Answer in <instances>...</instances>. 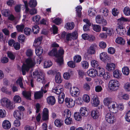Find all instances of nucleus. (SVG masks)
I'll list each match as a JSON object with an SVG mask.
<instances>
[{"label":"nucleus","mask_w":130,"mask_h":130,"mask_svg":"<svg viewBox=\"0 0 130 130\" xmlns=\"http://www.w3.org/2000/svg\"><path fill=\"white\" fill-rule=\"evenodd\" d=\"M117 33L120 35H124L126 33V30L122 25L118 26L116 29Z\"/></svg>","instance_id":"obj_14"},{"label":"nucleus","mask_w":130,"mask_h":130,"mask_svg":"<svg viewBox=\"0 0 130 130\" xmlns=\"http://www.w3.org/2000/svg\"><path fill=\"white\" fill-rule=\"evenodd\" d=\"M47 102L50 105H53L55 103L56 100L55 97L53 96H50L47 99Z\"/></svg>","instance_id":"obj_20"},{"label":"nucleus","mask_w":130,"mask_h":130,"mask_svg":"<svg viewBox=\"0 0 130 130\" xmlns=\"http://www.w3.org/2000/svg\"><path fill=\"white\" fill-rule=\"evenodd\" d=\"M79 112H75L74 114V117L75 120L79 121L82 119V116Z\"/></svg>","instance_id":"obj_41"},{"label":"nucleus","mask_w":130,"mask_h":130,"mask_svg":"<svg viewBox=\"0 0 130 130\" xmlns=\"http://www.w3.org/2000/svg\"><path fill=\"white\" fill-rule=\"evenodd\" d=\"M108 57V56L107 54L105 52L102 53L100 54V59L103 61H105Z\"/></svg>","instance_id":"obj_32"},{"label":"nucleus","mask_w":130,"mask_h":130,"mask_svg":"<svg viewBox=\"0 0 130 130\" xmlns=\"http://www.w3.org/2000/svg\"><path fill=\"white\" fill-rule=\"evenodd\" d=\"M124 88L126 91H130V83H126L124 85Z\"/></svg>","instance_id":"obj_58"},{"label":"nucleus","mask_w":130,"mask_h":130,"mask_svg":"<svg viewBox=\"0 0 130 130\" xmlns=\"http://www.w3.org/2000/svg\"><path fill=\"white\" fill-rule=\"evenodd\" d=\"M62 22L61 19L59 18L55 19L53 21V23H55L57 25H59Z\"/></svg>","instance_id":"obj_62"},{"label":"nucleus","mask_w":130,"mask_h":130,"mask_svg":"<svg viewBox=\"0 0 130 130\" xmlns=\"http://www.w3.org/2000/svg\"><path fill=\"white\" fill-rule=\"evenodd\" d=\"M84 128L85 130H93V126L89 124L86 125Z\"/></svg>","instance_id":"obj_61"},{"label":"nucleus","mask_w":130,"mask_h":130,"mask_svg":"<svg viewBox=\"0 0 130 130\" xmlns=\"http://www.w3.org/2000/svg\"><path fill=\"white\" fill-rule=\"evenodd\" d=\"M23 95L27 99L29 100L30 99V97L31 96V93L29 91L26 92L25 91H23L22 92Z\"/></svg>","instance_id":"obj_38"},{"label":"nucleus","mask_w":130,"mask_h":130,"mask_svg":"<svg viewBox=\"0 0 130 130\" xmlns=\"http://www.w3.org/2000/svg\"><path fill=\"white\" fill-rule=\"evenodd\" d=\"M122 71L123 74L126 75H128L129 73V68L127 67H124L122 68Z\"/></svg>","instance_id":"obj_40"},{"label":"nucleus","mask_w":130,"mask_h":130,"mask_svg":"<svg viewBox=\"0 0 130 130\" xmlns=\"http://www.w3.org/2000/svg\"><path fill=\"white\" fill-rule=\"evenodd\" d=\"M70 91V94L72 96L77 97L79 94V89L76 87H73L71 88Z\"/></svg>","instance_id":"obj_7"},{"label":"nucleus","mask_w":130,"mask_h":130,"mask_svg":"<svg viewBox=\"0 0 130 130\" xmlns=\"http://www.w3.org/2000/svg\"><path fill=\"white\" fill-rule=\"evenodd\" d=\"M65 95L64 93H61L60 94L58 97V103L60 104H62L64 102Z\"/></svg>","instance_id":"obj_29"},{"label":"nucleus","mask_w":130,"mask_h":130,"mask_svg":"<svg viewBox=\"0 0 130 130\" xmlns=\"http://www.w3.org/2000/svg\"><path fill=\"white\" fill-rule=\"evenodd\" d=\"M116 67L115 64L113 63H108L106 66V69L109 71H113Z\"/></svg>","instance_id":"obj_19"},{"label":"nucleus","mask_w":130,"mask_h":130,"mask_svg":"<svg viewBox=\"0 0 130 130\" xmlns=\"http://www.w3.org/2000/svg\"><path fill=\"white\" fill-rule=\"evenodd\" d=\"M63 91L62 88L60 87L59 85L57 86L56 87L52 89L53 92L57 94H61V93H63L62 92Z\"/></svg>","instance_id":"obj_17"},{"label":"nucleus","mask_w":130,"mask_h":130,"mask_svg":"<svg viewBox=\"0 0 130 130\" xmlns=\"http://www.w3.org/2000/svg\"><path fill=\"white\" fill-rule=\"evenodd\" d=\"M83 21L85 22L88 25H85L83 26V30L84 31H88L89 29V26L91 25V24L90 21L88 19H86L83 20Z\"/></svg>","instance_id":"obj_22"},{"label":"nucleus","mask_w":130,"mask_h":130,"mask_svg":"<svg viewBox=\"0 0 130 130\" xmlns=\"http://www.w3.org/2000/svg\"><path fill=\"white\" fill-rule=\"evenodd\" d=\"M79 112L81 115L83 116H87L88 114L87 108L86 107H81L80 109Z\"/></svg>","instance_id":"obj_18"},{"label":"nucleus","mask_w":130,"mask_h":130,"mask_svg":"<svg viewBox=\"0 0 130 130\" xmlns=\"http://www.w3.org/2000/svg\"><path fill=\"white\" fill-rule=\"evenodd\" d=\"M117 104L114 102H112L108 106L109 110L113 113H116L118 111Z\"/></svg>","instance_id":"obj_8"},{"label":"nucleus","mask_w":130,"mask_h":130,"mask_svg":"<svg viewBox=\"0 0 130 130\" xmlns=\"http://www.w3.org/2000/svg\"><path fill=\"white\" fill-rule=\"evenodd\" d=\"M49 111L46 108H44L42 111V119L43 121H47L49 119Z\"/></svg>","instance_id":"obj_13"},{"label":"nucleus","mask_w":130,"mask_h":130,"mask_svg":"<svg viewBox=\"0 0 130 130\" xmlns=\"http://www.w3.org/2000/svg\"><path fill=\"white\" fill-rule=\"evenodd\" d=\"M2 13L4 16L7 17L9 14L10 11L8 10L4 9L2 10Z\"/></svg>","instance_id":"obj_56"},{"label":"nucleus","mask_w":130,"mask_h":130,"mask_svg":"<svg viewBox=\"0 0 130 130\" xmlns=\"http://www.w3.org/2000/svg\"><path fill=\"white\" fill-rule=\"evenodd\" d=\"M125 118L126 121L130 122V110L126 112L125 116Z\"/></svg>","instance_id":"obj_54"},{"label":"nucleus","mask_w":130,"mask_h":130,"mask_svg":"<svg viewBox=\"0 0 130 130\" xmlns=\"http://www.w3.org/2000/svg\"><path fill=\"white\" fill-rule=\"evenodd\" d=\"M112 102L111 99L108 98H105L103 100V103L104 105L107 106Z\"/></svg>","instance_id":"obj_35"},{"label":"nucleus","mask_w":130,"mask_h":130,"mask_svg":"<svg viewBox=\"0 0 130 130\" xmlns=\"http://www.w3.org/2000/svg\"><path fill=\"white\" fill-rule=\"evenodd\" d=\"M93 96L91 100L92 105L94 107L97 106L99 104L100 102L97 96L93 95Z\"/></svg>","instance_id":"obj_16"},{"label":"nucleus","mask_w":130,"mask_h":130,"mask_svg":"<svg viewBox=\"0 0 130 130\" xmlns=\"http://www.w3.org/2000/svg\"><path fill=\"white\" fill-rule=\"evenodd\" d=\"M81 64L82 68L84 69H87L88 68L89 66V63L86 61H82L81 62Z\"/></svg>","instance_id":"obj_37"},{"label":"nucleus","mask_w":130,"mask_h":130,"mask_svg":"<svg viewBox=\"0 0 130 130\" xmlns=\"http://www.w3.org/2000/svg\"><path fill=\"white\" fill-rule=\"evenodd\" d=\"M55 126L58 127H60L63 124V121L62 120L58 119H56L54 121Z\"/></svg>","instance_id":"obj_23"},{"label":"nucleus","mask_w":130,"mask_h":130,"mask_svg":"<svg viewBox=\"0 0 130 130\" xmlns=\"http://www.w3.org/2000/svg\"><path fill=\"white\" fill-rule=\"evenodd\" d=\"M55 81L56 83H61L62 81V79L61 77V75L60 73H57L55 76Z\"/></svg>","instance_id":"obj_30"},{"label":"nucleus","mask_w":130,"mask_h":130,"mask_svg":"<svg viewBox=\"0 0 130 130\" xmlns=\"http://www.w3.org/2000/svg\"><path fill=\"white\" fill-rule=\"evenodd\" d=\"M103 78L106 80L109 79L110 78V74L108 72H105L102 76Z\"/></svg>","instance_id":"obj_55"},{"label":"nucleus","mask_w":130,"mask_h":130,"mask_svg":"<svg viewBox=\"0 0 130 130\" xmlns=\"http://www.w3.org/2000/svg\"><path fill=\"white\" fill-rule=\"evenodd\" d=\"M71 75L68 72L64 73L63 74V77L65 79H69Z\"/></svg>","instance_id":"obj_63"},{"label":"nucleus","mask_w":130,"mask_h":130,"mask_svg":"<svg viewBox=\"0 0 130 130\" xmlns=\"http://www.w3.org/2000/svg\"><path fill=\"white\" fill-rule=\"evenodd\" d=\"M119 22H129L130 21V18H125L122 17L118 19Z\"/></svg>","instance_id":"obj_52"},{"label":"nucleus","mask_w":130,"mask_h":130,"mask_svg":"<svg viewBox=\"0 0 130 130\" xmlns=\"http://www.w3.org/2000/svg\"><path fill=\"white\" fill-rule=\"evenodd\" d=\"M64 52L62 48H60L58 52L56 48H54L48 53V54L50 56H54L56 57V61L58 65L60 66L63 63L62 55Z\"/></svg>","instance_id":"obj_2"},{"label":"nucleus","mask_w":130,"mask_h":130,"mask_svg":"<svg viewBox=\"0 0 130 130\" xmlns=\"http://www.w3.org/2000/svg\"><path fill=\"white\" fill-rule=\"evenodd\" d=\"M103 18L100 15H97L95 18L96 21V22L99 24L100 23L102 20L103 19Z\"/></svg>","instance_id":"obj_60"},{"label":"nucleus","mask_w":130,"mask_h":130,"mask_svg":"<svg viewBox=\"0 0 130 130\" xmlns=\"http://www.w3.org/2000/svg\"><path fill=\"white\" fill-rule=\"evenodd\" d=\"M25 39V37L23 35H20L18 37V40L19 42H24Z\"/></svg>","instance_id":"obj_64"},{"label":"nucleus","mask_w":130,"mask_h":130,"mask_svg":"<svg viewBox=\"0 0 130 130\" xmlns=\"http://www.w3.org/2000/svg\"><path fill=\"white\" fill-rule=\"evenodd\" d=\"M97 69L98 71V75L100 77H102L105 73L104 70L100 67H98Z\"/></svg>","instance_id":"obj_31"},{"label":"nucleus","mask_w":130,"mask_h":130,"mask_svg":"<svg viewBox=\"0 0 130 130\" xmlns=\"http://www.w3.org/2000/svg\"><path fill=\"white\" fill-rule=\"evenodd\" d=\"M24 3L25 4V12L26 13H28V12L31 15H33L37 13V10L33 8L32 9L30 10H29V8L28 7V5L27 1H24Z\"/></svg>","instance_id":"obj_11"},{"label":"nucleus","mask_w":130,"mask_h":130,"mask_svg":"<svg viewBox=\"0 0 130 130\" xmlns=\"http://www.w3.org/2000/svg\"><path fill=\"white\" fill-rule=\"evenodd\" d=\"M14 101L15 103H19L21 102V100L20 97L18 95H15L13 98Z\"/></svg>","instance_id":"obj_57"},{"label":"nucleus","mask_w":130,"mask_h":130,"mask_svg":"<svg viewBox=\"0 0 130 130\" xmlns=\"http://www.w3.org/2000/svg\"><path fill=\"white\" fill-rule=\"evenodd\" d=\"M42 37H39L35 39L33 44V45L35 46V53L37 56H38V59L36 62L37 63L40 64L42 59L41 56L40 57L43 51L42 48L39 46L42 39Z\"/></svg>","instance_id":"obj_1"},{"label":"nucleus","mask_w":130,"mask_h":130,"mask_svg":"<svg viewBox=\"0 0 130 130\" xmlns=\"http://www.w3.org/2000/svg\"><path fill=\"white\" fill-rule=\"evenodd\" d=\"M2 125L3 128L6 129L10 128L11 126L10 122L7 120H5L4 121Z\"/></svg>","instance_id":"obj_24"},{"label":"nucleus","mask_w":130,"mask_h":130,"mask_svg":"<svg viewBox=\"0 0 130 130\" xmlns=\"http://www.w3.org/2000/svg\"><path fill=\"white\" fill-rule=\"evenodd\" d=\"M37 4V2L35 0H30L28 3L30 7H35Z\"/></svg>","instance_id":"obj_42"},{"label":"nucleus","mask_w":130,"mask_h":130,"mask_svg":"<svg viewBox=\"0 0 130 130\" xmlns=\"http://www.w3.org/2000/svg\"><path fill=\"white\" fill-rule=\"evenodd\" d=\"M100 12L102 13L104 16H107L108 15V11L107 9L103 8L100 9Z\"/></svg>","instance_id":"obj_47"},{"label":"nucleus","mask_w":130,"mask_h":130,"mask_svg":"<svg viewBox=\"0 0 130 130\" xmlns=\"http://www.w3.org/2000/svg\"><path fill=\"white\" fill-rule=\"evenodd\" d=\"M91 64L92 67L93 68H96L97 69L99 65V62L97 61L92 60L91 61Z\"/></svg>","instance_id":"obj_43"},{"label":"nucleus","mask_w":130,"mask_h":130,"mask_svg":"<svg viewBox=\"0 0 130 130\" xmlns=\"http://www.w3.org/2000/svg\"><path fill=\"white\" fill-rule=\"evenodd\" d=\"M36 64V62L33 58H28L26 59L25 63L22 67V72L23 75H25L26 71H28L29 69L33 67Z\"/></svg>","instance_id":"obj_3"},{"label":"nucleus","mask_w":130,"mask_h":130,"mask_svg":"<svg viewBox=\"0 0 130 130\" xmlns=\"http://www.w3.org/2000/svg\"><path fill=\"white\" fill-rule=\"evenodd\" d=\"M31 32V29L29 28H25L24 29V34L27 35H29Z\"/></svg>","instance_id":"obj_59"},{"label":"nucleus","mask_w":130,"mask_h":130,"mask_svg":"<svg viewBox=\"0 0 130 130\" xmlns=\"http://www.w3.org/2000/svg\"><path fill=\"white\" fill-rule=\"evenodd\" d=\"M98 72L95 69H91L87 71V74L90 77H95L98 75Z\"/></svg>","instance_id":"obj_15"},{"label":"nucleus","mask_w":130,"mask_h":130,"mask_svg":"<svg viewBox=\"0 0 130 130\" xmlns=\"http://www.w3.org/2000/svg\"><path fill=\"white\" fill-rule=\"evenodd\" d=\"M122 73L121 71L118 69H116L113 72V75L114 77L119 78L121 77Z\"/></svg>","instance_id":"obj_21"},{"label":"nucleus","mask_w":130,"mask_h":130,"mask_svg":"<svg viewBox=\"0 0 130 130\" xmlns=\"http://www.w3.org/2000/svg\"><path fill=\"white\" fill-rule=\"evenodd\" d=\"M14 116L16 119H20L22 116V112L18 110L15 111L14 113Z\"/></svg>","instance_id":"obj_27"},{"label":"nucleus","mask_w":130,"mask_h":130,"mask_svg":"<svg viewBox=\"0 0 130 130\" xmlns=\"http://www.w3.org/2000/svg\"><path fill=\"white\" fill-rule=\"evenodd\" d=\"M23 78L22 77L19 78L16 81V83L17 85H19L20 87L21 88H24L23 86L22 80Z\"/></svg>","instance_id":"obj_34"},{"label":"nucleus","mask_w":130,"mask_h":130,"mask_svg":"<svg viewBox=\"0 0 130 130\" xmlns=\"http://www.w3.org/2000/svg\"><path fill=\"white\" fill-rule=\"evenodd\" d=\"M34 77L36 78L37 76V80L38 82H44V74L43 72L40 70H36L33 73Z\"/></svg>","instance_id":"obj_5"},{"label":"nucleus","mask_w":130,"mask_h":130,"mask_svg":"<svg viewBox=\"0 0 130 130\" xmlns=\"http://www.w3.org/2000/svg\"><path fill=\"white\" fill-rule=\"evenodd\" d=\"M115 41L117 43L121 45H124L125 43V40L123 38L120 37L117 38L116 40Z\"/></svg>","instance_id":"obj_26"},{"label":"nucleus","mask_w":130,"mask_h":130,"mask_svg":"<svg viewBox=\"0 0 130 130\" xmlns=\"http://www.w3.org/2000/svg\"><path fill=\"white\" fill-rule=\"evenodd\" d=\"M43 92L41 90L40 91L37 92L34 94V96L35 99H38L43 96Z\"/></svg>","instance_id":"obj_28"},{"label":"nucleus","mask_w":130,"mask_h":130,"mask_svg":"<svg viewBox=\"0 0 130 130\" xmlns=\"http://www.w3.org/2000/svg\"><path fill=\"white\" fill-rule=\"evenodd\" d=\"M106 121L110 124H113L116 121V119L113 114L111 112L107 113L105 116Z\"/></svg>","instance_id":"obj_6"},{"label":"nucleus","mask_w":130,"mask_h":130,"mask_svg":"<svg viewBox=\"0 0 130 130\" xmlns=\"http://www.w3.org/2000/svg\"><path fill=\"white\" fill-rule=\"evenodd\" d=\"M100 113L98 111L96 110H93L91 112V115L94 119H96L100 116Z\"/></svg>","instance_id":"obj_25"},{"label":"nucleus","mask_w":130,"mask_h":130,"mask_svg":"<svg viewBox=\"0 0 130 130\" xmlns=\"http://www.w3.org/2000/svg\"><path fill=\"white\" fill-rule=\"evenodd\" d=\"M16 27L18 31L22 32L25 27V25L23 24L18 25L16 26Z\"/></svg>","instance_id":"obj_36"},{"label":"nucleus","mask_w":130,"mask_h":130,"mask_svg":"<svg viewBox=\"0 0 130 130\" xmlns=\"http://www.w3.org/2000/svg\"><path fill=\"white\" fill-rule=\"evenodd\" d=\"M95 10L93 8H90L88 11V15L91 17L95 15Z\"/></svg>","instance_id":"obj_44"},{"label":"nucleus","mask_w":130,"mask_h":130,"mask_svg":"<svg viewBox=\"0 0 130 130\" xmlns=\"http://www.w3.org/2000/svg\"><path fill=\"white\" fill-rule=\"evenodd\" d=\"M64 101L66 106L68 108L73 107L75 104V101L70 98H66L64 100Z\"/></svg>","instance_id":"obj_10"},{"label":"nucleus","mask_w":130,"mask_h":130,"mask_svg":"<svg viewBox=\"0 0 130 130\" xmlns=\"http://www.w3.org/2000/svg\"><path fill=\"white\" fill-rule=\"evenodd\" d=\"M52 64V62L50 61H45L44 63V67L46 68L51 66Z\"/></svg>","instance_id":"obj_53"},{"label":"nucleus","mask_w":130,"mask_h":130,"mask_svg":"<svg viewBox=\"0 0 130 130\" xmlns=\"http://www.w3.org/2000/svg\"><path fill=\"white\" fill-rule=\"evenodd\" d=\"M83 99L85 102L88 103L90 101V98L88 94H85L83 96Z\"/></svg>","instance_id":"obj_50"},{"label":"nucleus","mask_w":130,"mask_h":130,"mask_svg":"<svg viewBox=\"0 0 130 130\" xmlns=\"http://www.w3.org/2000/svg\"><path fill=\"white\" fill-rule=\"evenodd\" d=\"M97 46L96 44H92L88 48L87 50V53L90 54H93L95 53V50L97 48Z\"/></svg>","instance_id":"obj_12"},{"label":"nucleus","mask_w":130,"mask_h":130,"mask_svg":"<svg viewBox=\"0 0 130 130\" xmlns=\"http://www.w3.org/2000/svg\"><path fill=\"white\" fill-rule=\"evenodd\" d=\"M74 24L73 23H67L65 25V27L67 29L71 30L74 27Z\"/></svg>","instance_id":"obj_39"},{"label":"nucleus","mask_w":130,"mask_h":130,"mask_svg":"<svg viewBox=\"0 0 130 130\" xmlns=\"http://www.w3.org/2000/svg\"><path fill=\"white\" fill-rule=\"evenodd\" d=\"M93 30L97 32H100L101 30V26L98 25H94L93 26Z\"/></svg>","instance_id":"obj_51"},{"label":"nucleus","mask_w":130,"mask_h":130,"mask_svg":"<svg viewBox=\"0 0 130 130\" xmlns=\"http://www.w3.org/2000/svg\"><path fill=\"white\" fill-rule=\"evenodd\" d=\"M82 59L81 56L79 55H76L74 57V61L76 62H80Z\"/></svg>","instance_id":"obj_48"},{"label":"nucleus","mask_w":130,"mask_h":130,"mask_svg":"<svg viewBox=\"0 0 130 130\" xmlns=\"http://www.w3.org/2000/svg\"><path fill=\"white\" fill-rule=\"evenodd\" d=\"M123 12L124 14L126 16H129L130 15V9L128 7H125L124 10Z\"/></svg>","instance_id":"obj_49"},{"label":"nucleus","mask_w":130,"mask_h":130,"mask_svg":"<svg viewBox=\"0 0 130 130\" xmlns=\"http://www.w3.org/2000/svg\"><path fill=\"white\" fill-rule=\"evenodd\" d=\"M120 85L118 81L116 79H111L109 81L108 83V87L109 89L113 91L117 90Z\"/></svg>","instance_id":"obj_4"},{"label":"nucleus","mask_w":130,"mask_h":130,"mask_svg":"<svg viewBox=\"0 0 130 130\" xmlns=\"http://www.w3.org/2000/svg\"><path fill=\"white\" fill-rule=\"evenodd\" d=\"M1 102L3 106H6L10 108H12V104H11L10 101L6 98H3L1 100Z\"/></svg>","instance_id":"obj_9"},{"label":"nucleus","mask_w":130,"mask_h":130,"mask_svg":"<svg viewBox=\"0 0 130 130\" xmlns=\"http://www.w3.org/2000/svg\"><path fill=\"white\" fill-rule=\"evenodd\" d=\"M71 114V111L68 109H66L64 111V112L62 113V115L64 117L66 116L67 118L70 117Z\"/></svg>","instance_id":"obj_33"},{"label":"nucleus","mask_w":130,"mask_h":130,"mask_svg":"<svg viewBox=\"0 0 130 130\" xmlns=\"http://www.w3.org/2000/svg\"><path fill=\"white\" fill-rule=\"evenodd\" d=\"M39 29V28L37 25L34 26L32 27V32L34 34H37L38 33Z\"/></svg>","instance_id":"obj_46"},{"label":"nucleus","mask_w":130,"mask_h":130,"mask_svg":"<svg viewBox=\"0 0 130 130\" xmlns=\"http://www.w3.org/2000/svg\"><path fill=\"white\" fill-rule=\"evenodd\" d=\"M65 123L67 125H71L73 123L72 118L70 117H67L64 120Z\"/></svg>","instance_id":"obj_45"}]
</instances>
